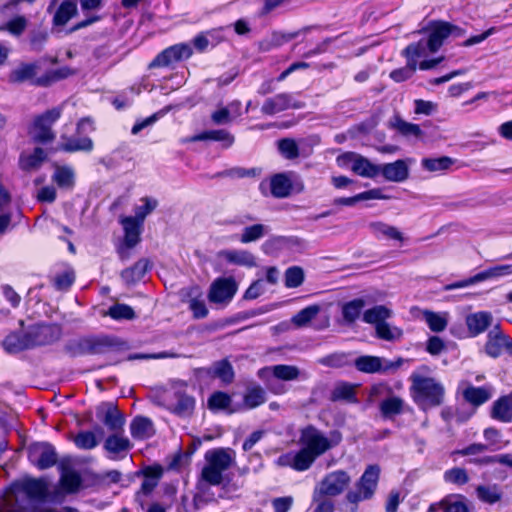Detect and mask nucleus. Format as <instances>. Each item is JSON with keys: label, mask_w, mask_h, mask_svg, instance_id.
Instances as JSON below:
<instances>
[{"label": "nucleus", "mask_w": 512, "mask_h": 512, "mask_svg": "<svg viewBox=\"0 0 512 512\" xmlns=\"http://www.w3.org/2000/svg\"><path fill=\"white\" fill-rule=\"evenodd\" d=\"M299 450L281 454L275 464L278 467L291 468L297 472L307 471L315 460L331 448L329 439L313 426L302 429Z\"/></svg>", "instance_id": "obj_1"}, {"label": "nucleus", "mask_w": 512, "mask_h": 512, "mask_svg": "<svg viewBox=\"0 0 512 512\" xmlns=\"http://www.w3.org/2000/svg\"><path fill=\"white\" fill-rule=\"evenodd\" d=\"M409 379L412 398L422 410L440 406L444 402L445 388L435 378L413 373Z\"/></svg>", "instance_id": "obj_2"}, {"label": "nucleus", "mask_w": 512, "mask_h": 512, "mask_svg": "<svg viewBox=\"0 0 512 512\" xmlns=\"http://www.w3.org/2000/svg\"><path fill=\"white\" fill-rule=\"evenodd\" d=\"M206 464L201 470L198 482H203L209 488L210 486L224 487V472L230 468L233 458L229 452L224 449H214L205 454Z\"/></svg>", "instance_id": "obj_3"}, {"label": "nucleus", "mask_w": 512, "mask_h": 512, "mask_svg": "<svg viewBox=\"0 0 512 512\" xmlns=\"http://www.w3.org/2000/svg\"><path fill=\"white\" fill-rule=\"evenodd\" d=\"M448 22L446 21H432L429 27L425 29L427 33L426 38H421L416 43H411L407 46L408 52H418L420 56L426 57L429 53L437 52L444 41L451 36Z\"/></svg>", "instance_id": "obj_4"}, {"label": "nucleus", "mask_w": 512, "mask_h": 512, "mask_svg": "<svg viewBox=\"0 0 512 512\" xmlns=\"http://www.w3.org/2000/svg\"><path fill=\"white\" fill-rule=\"evenodd\" d=\"M114 345V339L109 336L83 337L68 341L64 351L71 357L95 355L108 352Z\"/></svg>", "instance_id": "obj_5"}, {"label": "nucleus", "mask_w": 512, "mask_h": 512, "mask_svg": "<svg viewBox=\"0 0 512 512\" xmlns=\"http://www.w3.org/2000/svg\"><path fill=\"white\" fill-rule=\"evenodd\" d=\"M93 130L94 126L90 118L80 119L76 126V135H61L59 149L69 153L77 151L91 152L94 148V143L92 139L84 135V133L92 132Z\"/></svg>", "instance_id": "obj_6"}, {"label": "nucleus", "mask_w": 512, "mask_h": 512, "mask_svg": "<svg viewBox=\"0 0 512 512\" xmlns=\"http://www.w3.org/2000/svg\"><path fill=\"white\" fill-rule=\"evenodd\" d=\"M62 109L55 107L38 115L33 122L31 130L32 138L35 142L45 144L55 139L52 131L53 124L61 117Z\"/></svg>", "instance_id": "obj_7"}, {"label": "nucleus", "mask_w": 512, "mask_h": 512, "mask_svg": "<svg viewBox=\"0 0 512 512\" xmlns=\"http://www.w3.org/2000/svg\"><path fill=\"white\" fill-rule=\"evenodd\" d=\"M239 284L233 276L218 277L210 285L208 300L212 304L227 306L238 291Z\"/></svg>", "instance_id": "obj_8"}, {"label": "nucleus", "mask_w": 512, "mask_h": 512, "mask_svg": "<svg viewBox=\"0 0 512 512\" xmlns=\"http://www.w3.org/2000/svg\"><path fill=\"white\" fill-rule=\"evenodd\" d=\"M380 471V467L377 464H371L366 467L354 487V504L373 498L378 487Z\"/></svg>", "instance_id": "obj_9"}, {"label": "nucleus", "mask_w": 512, "mask_h": 512, "mask_svg": "<svg viewBox=\"0 0 512 512\" xmlns=\"http://www.w3.org/2000/svg\"><path fill=\"white\" fill-rule=\"evenodd\" d=\"M404 360L402 358H398L395 361H390L388 359L377 357V356H360L354 360V366L361 372L364 373H388L391 371H396L402 364Z\"/></svg>", "instance_id": "obj_10"}, {"label": "nucleus", "mask_w": 512, "mask_h": 512, "mask_svg": "<svg viewBox=\"0 0 512 512\" xmlns=\"http://www.w3.org/2000/svg\"><path fill=\"white\" fill-rule=\"evenodd\" d=\"M26 332L30 348L52 344L62 335L61 327L55 324H36Z\"/></svg>", "instance_id": "obj_11"}, {"label": "nucleus", "mask_w": 512, "mask_h": 512, "mask_svg": "<svg viewBox=\"0 0 512 512\" xmlns=\"http://www.w3.org/2000/svg\"><path fill=\"white\" fill-rule=\"evenodd\" d=\"M305 107V103L295 98L292 93H279L273 97L267 98L261 107L264 115L273 116L288 109H301Z\"/></svg>", "instance_id": "obj_12"}, {"label": "nucleus", "mask_w": 512, "mask_h": 512, "mask_svg": "<svg viewBox=\"0 0 512 512\" xmlns=\"http://www.w3.org/2000/svg\"><path fill=\"white\" fill-rule=\"evenodd\" d=\"M299 374L300 371L296 366L284 364L264 367L258 371L259 378L266 381L268 388L274 393L280 392V390L272 384L274 379L291 381L297 379Z\"/></svg>", "instance_id": "obj_13"}, {"label": "nucleus", "mask_w": 512, "mask_h": 512, "mask_svg": "<svg viewBox=\"0 0 512 512\" xmlns=\"http://www.w3.org/2000/svg\"><path fill=\"white\" fill-rule=\"evenodd\" d=\"M163 468L160 465L146 466L142 470L135 472L137 477L142 476L143 482L140 489L136 492L135 500L144 508V501L142 496L150 495L153 490L158 486L159 481L163 476Z\"/></svg>", "instance_id": "obj_14"}, {"label": "nucleus", "mask_w": 512, "mask_h": 512, "mask_svg": "<svg viewBox=\"0 0 512 512\" xmlns=\"http://www.w3.org/2000/svg\"><path fill=\"white\" fill-rule=\"evenodd\" d=\"M510 274H512V264L497 265L489 269H486L482 272H479L468 279L448 284L445 286V290L450 291L459 288H464L485 281L487 279L499 278Z\"/></svg>", "instance_id": "obj_15"}, {"label": "nucleus", "mask_w": 512, "mask_h": 512, "mask_svg": "<svg viewBox=\"0 0 512 512\" xmlns=\"http://www.w3.org/2000/svg\"><path fill=\"white\" fill-rule=\"evenodd\" d=\"M28 458L39 469L45 470L56 464L57 453L49 443H35L29 447Z\"/></svg>", "instance_id": "obj_16"}, {"label": "nucleus", "mask_w": 512, "mask_h": 512, "mask_svg": "<svg viewBox=\"0 0 512 512\" xmlns=\"http://www.w3.org/2000/svg\"><path fill=\"white\" fill-rule=\"evenodd\" d=\"M192 49L188 44H176L160 52L149 64V68L167 67L175 62L189 58Z\"/></svg>", "instance_id": "obj_17"}, {"label": "nucleus", "mask_w": 512, "mask_h": 512, "mask_svg": "<svg viewBox=\"0 0 512 512\" xmlns=\"http://www.w3.org/2000/svg\"><path fill=\"white\" fill-rule=\"evenodd\" d=\"M96 416L109 431L113 433L123 431L125 418L114 403H101L96 409Z\"/></svg>", "instance_id": "obj_18"}, {"label": "nucleus", "mask_w": 512, "mask_h": 512, "mask_svg": "<svg viewBox=\"0 0 512 512\" xmlns=\"http://www.w3.org/2000/svg\"><path fill=\"white\" fill-rule=\"evenodd\" d=\"M125 236L123 246L118 249L121 260H127L130 257L129 250L135 247L140 241V232L142 224L132 218V216L124 217L121 220Z\"/></svg>", "instance_id": "obj_19"}, {"label": "nucleus", "mask_w": 512, "mask_h": 512, "mask_svg": "<svg viewBox=\"0 0 512 512\" xmlns=\"http://www.w3.org/2000/svg\"><path fill=\"white\" fill-rule=\"evenodd\" d=\"M350 482V476L344 471L328 474L315 489L320 496H336L344 491Z\"/></svg>", "instance_id": "obj_20"}, {"label": "nucleus", "mask_w": 512, "mask_h": 512, "mask_svg": "<svg viewBox=\"0 0 512 512\" xmlns=\"http://www.w3.org/2000/svg\"><path fill=\"white\" fill-rule=\"evenodd\" d=\"M103 447L110 454V459L118 460L128 454L132 449V444L130 440L120 432H114L106 438Z\"/></svg>", "instance_id": "obj_21"}, {"label": "nucleus", "mask_w": 512, "mask_h": 512, "mask_svg": "<svg viewBox=\"0 0 512 512\" xmlns=\"http://www.w3.org/2000/svg\"><path fill=\"white\" fill-rule=\"evenodd\" d=\"M427 512H470L466 498L461 494H450L432 503Z\"/></svg>", "instance_id": "obj_22"}, {"label": "nucleus", "mask_w": 512, "mask_h": 512, "mask_svg": "<svg viewBox=\"0 0 512 512\" xmlns=\"http://www.w3.org/2000/svg\"><path fill=\"white\" fill-rule=\"evenodd\" d=\"M217 257L228 264L253 268L257 266L256 257L247 250L225 249L218 252Z\"/></svg>", "instance_id": "obj_23"}, {"label": "nucleus", "mask_w": 512, "mask_h": 512, "mask_svg": "<svg viewBox=\"0 0 512 512\" xmlns=\"http://www.w3.org/2000/svg\"><path fill=\"white\" fill-rule=\"evenodd\" d=\"M199 372L220 379L224 385L231 384L235 378L233 366L227 359L215 361L210 367L200 368Z\"/></svg>", "instance_id": "obj_24"}, {"label": "nucleus", "mask_w": 512, "mask_h": 512, "mask_svg": "<svg viewBox=\"0 0 512 512\" xmlns=\"http://www.w3.org/2000/svg\"><path fill=\"white\" fill-rule=\"evenodd\" d=\"M402 55L406 57L407 64L404 67L392 70L389 74L390 78L397 83L404 82L414 75L418 65V58L422 57L416 51L408 52L407 47L402 51Z\"/></svg>", "instance_id": "obj_25"}, {"label": "nucleus", "mask_w": 512, "mask_h": 512, "mask_svg": "<svg viewBox=\"0 0 512 512\" xmlns=\"http://www.w3.org/2000/svg\"><path fill=\"white\" fill-rule=\"evenodd\" d=\"M380 175L387 181L400 183L408 179L409 167L405 160H396L393 163L380 165Z\"/></svg>", "instance_id": "obj_26"}, {"label": "nucleus", "mask_w": 512, "mask_h": 512, "mask_svg": "<svg viewBox=\"0 0 512 512\" xmlns=\"http://www.w3.org/2000/svg\"><path fill=\"white\" fill-rule=\"evenodd\" d=\"M508 336H506L500 329L499 325H495L487 335V342L485 344V352L492 358H497L501 355L502 350L507 345Z\"/></svg>", "instance_id": "obj_27"}, {"label": "nucleus", "mask_w": 512, "mask_h": 512, "mask_svg": "<svg viewBox=\"0 0 512 512\" xmlns=\"http://www.w3.org/2000/svg\"><path fill=\"white\" fill-rule=\"evenodd\" d=\"M492 314L486 311H480L469 314L466 317V325L471 336H477L483 333L492 324Z\"/></svg>", "instance_id": "obj_28"}, {"label": "nucleus", "mask_w": 512, "mask_h": 512, "mask_svg": "<svg viewBox=\"0 0 512 512\" xmlns=\"http://www.w3.org/2000/svg\"><path fill=\"white\" fill-rule=\"evenodd\" d=\"M175 403L169 408L172 413L179 417H189L195 409V398L184 392L176 391L174 393Z\"/></svg>", "instance_id": "obj_29"}, {"label": "nucleus", "mask_w": 512, "mask_h": 512, "mask_svg": "<svg viewBox=\"0 0 512 512\" xmlns=\"http://www.w3.org/2000/svg\"><path fill=\"white\" fill-rule=\"evenodd\" d=\"M47 159L44 149L36 147L31 153H22L19 158V167L23 171H33L41 167Z\"/></svg>", "instance_id": "obj_30"}, {"label": "nucleus", "mask_w": 512, "mask_h": 512, "mask_svg": "<svg viewBox=\"0 0 512 512\" xmlns=\"http://www.w3.org/2000/svg\"><path fill=\"white\" fill-rule=\"evenodd\" d=\"M60 487L68 494L78 492L82 487L81 475L77 471L61 465Z\"/></svg>", "instance_id": "obj_31"}, {"label": "nucleus", "mask_w": 512, "mask_h": 512, "mask_svg": "<svg viewBox=\"0 0 512 512\" xmlns=\"http://www.w3.org/2000/svg\"><path fill=\"white\" fill-rule=\"evenodd\" d=\"M130 432L134 439L145 440L155 434L153 422L143 416L135 417L130 424Z\"/></svg>", "instance_id": "obj_32"}, {"label": "nucleus", "mask_w": 512, "mask_h": 512, "mask_svg": "<svg viewBox=\"0 0 512 512\" xmlns=\"http://www.w3.org/2000/svg\"><path fill=\"white\" fill-rule=\"evenodd\" d=\"M150 268L151 264L149 260L142 258L138 260L133 266L124 269L121 272V278L126 285H133L140 281Z\"/></svg>", "instance_id": "obj_33"}, {"label": "nucleus", "mask_w": 512, "mask_h": 512, "mask_svg": "<svg viewBox=\"0 0 512 512\" xmlns=\"http://www.w3.org/2000/svg\"><path fill=\"white\" fill-rule=\"evenodd\" d=\"M491 417L504 423L512 421V395L502 396L493 403Z\"/></svg>", "instance_id": "obj_34"}, {"label": "nucleus", "mask_w": 512, "mask_h": 512, "mask_svg": "<svg viewBox=\"0 0 512 512\" xmlns=\"http://www.w3.org/2000/svg\"><path fill=\"white\" fill-rule=\"evenodd\" d=\"M77 11L75 0H64L54 12L53 25L57 27L66 25L77 14Z\"/></svg>", "instance_id": "obj_35"}, {"label": "nucleus", "mask_w": 512, "mask_h": 512, "mask_svg": "<svg viewBox=\"0 0 512 512\" xmlns=\"http://www.w3.org/2000/svg\"><path fill=\"white\" fill-rule=\"evenodd\" d=\"M392 317L393 311L385 305H374L362 314V320L367 324L373 325L374 328Z\"/></svg>", "instance_id": "obj_36"}, {"label": "nucleus", "mask_w": 512, "mask_h": 512, "mask_svg": "<svg viewBox=\"0 0 512 512\" xmlns=\"http://www.w3.org/2000/svg\"><path fill=\"white\" fill-rule=\"evenodd\" d=\"M492 397V388L490 386L475 387L469 385L463 391V398L473 406H480Z\"/></svg>", "instance_id": "obj_37"}, {"label": "nucleus", "mask_w": 512, "mask_h": 512, "mask_svg": "<svg viewBox=\"0 0 512 512\" xmlns=\"http://www.w3.org/2000/svg\"><path fill=\"white\" fill-rule=\"evenodd\" d=\"M354 174L374 179L380 175V165L374 164L364 156L354 153Z\"/></svg>", "instance_id": "obj_38"}, {"label": "nucleus", "mask_w": 512, "mask_h": 512, "mask_svg": "<svg viewBox=\"0 0 512 512\" xmlns=\"http://www.w3.org/2000/svg\"><path fill=\"white\" fill-rule=\"evenodd\" d=\"M3 348L11 354L30 349L27 332L24 333H11L3 340Z\"/></svg>", "instance_id": "obj_39"}, {"label": "nucleus", "mask_w": 512, "mask_h": 512, "mask_svg": "<svg viewBox=\"0 0 512 512\" xmlns=\"http://www.w3.org/2000/svg\"><path fill=\"white\" fill-rule=\"evenodd\" d=\"M212 140L223 143V147L229 148L233 145L235 138L234 136L224 129L208 130L193 137V141H205Z\"/></svg>", "instance_id": "obj_40"}, {"label": "nucleus", "mask_w": 512, "mask_h": 512, "mask_svg": "<svg viewBox=\"0 0 512 512\" xmlns=\"http://www.w3.org/2000/svg\"><path fill=\"white\" fill-rule=\"evenodd\" d=\"M271 194L276 198L288 197L292 190V183L285 174H276L270 181Z\"/></svg>", "instance_id": "obj_41"}, {"label": "nucleus", "mask_w": 512, "mask_h": 512, "mask_svg": "<svg viewBox=\"0 0 512 512\" xmlns=\"http://www.w3.org/2000/svg\"><path fill=\"white\" fill-rule=\"evenodd\" d=\"M370 231L377 238L392 239L397 241L403 240L402 233L394 226L383 222H372L369 224Z\"/></svg>", "instance_id": "obj_42"}, {"label": "nucleus", "mask_w": 512, "mask_h": 512, "mask_svg": "<svg viewBox=\"0 0 512 512\" xmlns=\"http://www.w3.org/2000/svg\"><path fill=\"white\" fill-rule=\"evenodd\" d=\"M390 127L397 130L401 135L408 137H420L422 130L417 124L403 120L399 115H394L389 121Z\"/></svg>", "instance_id": "obj_43"}, {"label": "nucleus", "mask_w": 512, "mask_h": 512, "mask_svg": "<svg viewBox=\"0 0 512 512\" xmlns=\"http://www.w3.org/2000/svg\"><path fill=\"white\" fill-rule=\"evenodd\" d=\"M375 336L383 341L396 342L403 337V330L397 326L391 325L387 320L375 328Z\"/></svg>", "instance_id": "obj_44"}, {"label": "nucleus", "mask_w": 512, "mask_h": 512, "mask_svg": "<svg viewBox=\"0 0 512 512\" xmlns=\"http://www.w3.org/2000/svg\"><path fill=\"white\" fill-rule=\"evenodd\" d=\"M22 491L31 499L43 500L47 496L45 483L38 479H28L21 484Z\"/></svg>", "instance_id": "obj_45"}, {"label": "nucleus", "mask_w": 512, "mask_h": 512, "mask_svg": "<svg viewBox=\"0 0 512 512\" xmlns=\"http://www.w3.org/2000/svg\"><path fill=\"white\" fill-rule=\"evenodd\" d=\"M423 319L430 328L431 331L439 333L446 329L448 325V314L437 313L429 310L422 312Z\"/></svg>", "instance_id": "obj_46"}, {"label": "nucleus", "mask_w": 512, "mask_h": 512, "mask_svg": "<svg viewBox=\"0 0 512 512\" xmlns=\"http://www.w3.org/2000/svg\"><path fill=\"white\" fill-rule=\"evenodd\" d=\"M404 401L400 397H389L381 401L380 412L383 418L391 419L403 411Z\"/></svg>", "instance_id": "obj_47"}, {"label": "nucleus", "mask_w": 512, "mask_h": 512, "mask_svg": "<svg viewBox=\"0 0 512 512\" xmlns=\"http://www.w3.org/2000/svg\"><path fill=\"white\" fill-rule=\"evenodd\" d=\"M476 495L478 499L484 503L495 504L502 498V490L496 484L493 485H479L476 488Z\"/></svg>", "instance_id": "obj_48"}, {"label": "nucleus", "mask_w": 512, "mask_h": 512, "mask_svg": "<svg viewBox=\"0 0 512 512\" xmlns=\"http://www.w3.org/2000/svg\"><path fill=\"white\" fill-rule=\"evenodd\" d=\"M381 298V293L375 289L364 291L362 295L354 298V320L360 316L361 309L374 305Z\"/></svg>", "instance_id": "obj_49"}, {"label": "nucleus", "mask_w": 512, "mask_h": 512, "mask_svg": "<svg viewBox=\"0 0 512 512\" xmlns=\"http://www.w3.org/2000/svg\"><path fill=\"white\" fill-rule=\"evenodd\" d=\"M244 405L253 409L266 401V393L265 390L259 385H253L247 388V391L244 395Z\"/></svg>", "instance_id": "obj_50"}, {"label": "nucleus", "mask_w": 512, "mask_h": 512, "mask_svg": "<svg viewBox=\"0 0 512 512\" xmlns=\"http://www.w3.org/2000/svg\"><path fill=\"white\" fill-rule=\"evenodd\" d=\"M268 230V226L264 224L246 226L242 230L239 241L243 244L255 242L263 238L268 233Z\"/></svg>", "instance_id": "obj_51"}, {"label": "nucleus", "mask_w": 512, "mask_h": 512, "mask_svg": "<svg viewBox=\"0 0 512 512\" xmlns=\"http://www.w3.org/2000/svg\"><path fill=\"white\" fill-rule=\"evenodd\" d=\"M36 70L37 65L34 63L21 64L10 73L9 80L13 83H22L32 80L36 75Z\"/></svg>", "instance_id": "obj_52"}, {"label": "nucleus", "mask_w": 512, "mask_h": 512, "mask_svg": "<svg viewBox=\"0 0 512 512\" xmlns=\"http://www.w3.org/2000/svg\"><path fill=\"white\" fill-rule=\"evenodd\" d=\"M320 306L319 305H310L302 310H300L297 314H295L291 322L296 327H305L307 326L320 312Z\"/></svg>", "instance_id": "obj_53"}, {"label": "nucleus", "mask_w": 512, "mask_h": 512, "mask_svg": "<svg viewBox=\"0 0 512 512\" xmlns=\"http://www.w3.org/2000/svg\"><path fill=\"white\" fill-rule=\"evenodd\" d=\"M317 363L326 367L341 368L350 363V354L343 352L332 353L330 355L319 358Z\"/></svg>", "instance_id": "obj_54"}, {"label": "nucleus", "mask_w": 512, "mask_h": 512, "mask_svg": "<svg viewBox=\"0 0 512 512\" xmlns=\"http://www.w3.org/2000/svg\"><path fill=\"white\" fill-rule=\"evenodd\" d=\"M74 171L68 166L57 167L52 179L61 188H71L74 185Z\"/></svg>", "instance_id": "obj_55"}, {"label": "nucleus", "mask_w": 512, "mask_h": 512, "mask_svg": "<svg viewBox=\"0 0 512 512\" xmlns=\"http://www.w3.org/2000/svg\"><path fill=\"white\" fill-rule=\"evenodd\" d=\"M232 404V398L229 394L216 391L210 395L207 401L208 408L211 411H220L229 408Z\"/></svg>", "instance_id": "obj_56"}, {"label": "nucleus", "mask_w": 512, "mask_h": 512, "mask_svg": "<svg viewBox=\"0 0 512 512\" xmlns=\"http://www.w3.org/2000/svg\"><path fill=\"white\" fill-rule=\"evenodd\" d=\"M454 160L448 156H442L439 158H424L421 161L422 167L431 172L444 171L451 167Z\"/></svg>", "instance_id": "obj_57"}, {"label": "nucleus", "mask_w": 512, "mask_h": 512, "mask_svg": "<svg viewBox=\"0 0 512 512\" xmlns=\"http://www.w3.org/2000/svg\"><path fill=\"white\" fill-rule=\"evenodd\" d=\"M141 201L144 203L143 205H138L134 208L135 215L132 216L135 220H137L140 224L143 225V222L147 215L153 212L158 206V201L156 199L150 197H143Z\"/></svg>", "instance_id": "obj_58"}, {"label": "nucleus", "mask_w": 512, "mask_h": 512, "mask_svg": "<svg viewBox=\"0 0 512 512\" xmlns=\"http://www.w3.org/2000/svg\"><path fill=\"white\" fill-rule=\"evenodd\" d=\"M197 493L193 497V505L196 510L213 501V494H210V488L203 482H197Z\"/></svg>", "instance_id": "obj_59"}, {"label": "nucleus", "mask_w": 512, "mask_h": 512, "mask_svg": "<svg viewBox=\"0 0 512 512\" xmlns=\"http://www.w3.org/2000/svg\"><path fill=\"white\" fill-rule=\"evenodd\" d=\"M75 445L83 450H91L98 445V440L92 431H81L74 437Z\"/></svg>", "instance_id": "obj_60"}, {"label": "nucleus", "mask_w": 512, "mask_h": 512, "mask_svg": "<svg viewBox=\"0 0 512 512\" xmlns=\"http://www.w3.org/2000/svg\"><path fill=\"white\" fill-rule=\"evenodd\" d=\"M304 281V271L299 266L289 267L285 272V286L288 288H297Z\"/></svg>", "instance_id": "obj_61"}, {"label": "nucleus", "mask_w": 512, "mask_h": 512, "mask_svg": "<svg viewBox=\"0 0 512 512\" xmlns=\"http://www.w3.org/2000/svg\"><path fill=\"white\" fill-rule=\"evenodd\" d=\"M278 149L286 159H295L299 156V148L294 139L284 138L278 141Z\"/></svg>", "instance_id": "obj_62"}, {"label": "nucleus", "mask_w": 512, "mask_h": 512, "mask_svg": "<svg viewBox=\"0 0 512 512\" xmlns=\"http://www.w3.org/2000/svg\"><path fill=\"white\" fill-rule=\"evenodd\" d=\"M444 480L448 483L461 486L468 483L469 476L465 469L454 467L452 469L445 471Z\"/></svg>", "instance_id": "obj_63"}, {"label": "nucleus", "mask_w": 512, "mask_h": 512, "mask_svg": "<svg viewBox=\"0 0 512 512\" xmlns=\"http://www.w3.org/2000/svg\"><path fill=\"white\" fill-rule=\"evenodd\" d=\"M108 315L116 320L120 319H133L135 313L133 309L126 304H115L109 308Z\"/></svg>", "instance_id": "obj_64"}]
</instances>
